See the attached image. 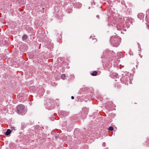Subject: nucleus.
<instances>
[{
	"label": "nucleus",
	"mask_w": 149,
	"mask_h": 149,
	"mask_svg": "<svg viewBox=\"0 0 149 149\" xmlns=\"http://www.w3.org/2000/svg\"><path fill=\"white\" fill-rule=\"evenodd\" d=\"M17 111L19 114L24 115L26 112V109L22 104L18 105L17 107Z\"/></svg>",
	"instance_id": "nucleus-1"
},
{
	"label": "nucleus",
	"mask_w": 149,
	"mask_h": 149,
	"mask_svg": "<svg viewBox=\"0 0 149 149\" xmlns=\"http://www.w3.org/2000/svg\"><path fill=\"white\" fill-rule=\"evenodd\" d=\"M119 38H111L110 41L115 47H116L119 44Z\"/></svg>",
	"instance_id": "nucleus-2"
},
{
	"label": "nucleus",
	"mask_w": 149,
	"mask_h": 149,
	"mask_svg": "<svg viewBox=\"0 0 149 149\" xmlns=\"http://www.w3.org/2000/svg\"><path fill=\"white\" fill-rule=\"evenodd\" d=\"M121 80L123 83H125L126 82L128 81V78L126 77H123L121 79Z\"/></svg>",
	"instance_id": "nucleus-3"
},
{
	"label": "nucleus",
	"mask_w": 149,
	"mask_h": 149,
	"mask_svg": "<svg viewBox=\"0 0 149 149\" xmlns=\"http://www.w3.org/2000/svg\"><path fill=\"white\" fill-rule=\"evenodd\" d=\"M116 28L118 30H121L123 28V27L122 26L119 25V24H117L116 26Z\"/></svg>",
	"instance_id": "nucleus-4"
},
{
	"label": "nucleus",
	"mask_w": 149,
	"mask_h": 149,
	"mask_svg": "<svg viewBox=\"0 0 149 149\" xmlns=\"http://www.w3.org/2000/svg\"><path fill=\"white\" fill-rule=\"evenodd\" d=\"M11 132V131L9 129H8L6 132L5 133V134L6 136H8L9 135L10 133Z\"/></svg>",
	"instance_id": "nucleus-5"
},
{
	"label": "nucleus",
	"mask_w": 149,
	"mask_h": 149,
	"mask_svg": "<svg viewBox=\"0 0 149 149\" xmlns=\"http://www.w3.org/2000/svg\"><path fill=\"white\" fill-rule=\"evenodd\" d=\"M97 73V72L96 71H94L93 72L91 73V74L92 76H95L96 75Z\"/></svg>",
	"instance_id": "nucleus-6"
},
{
	"label": "nucleus",
	"mask_w": 149,
	"mask_h": 149,
	"mask_svg": "<svg viewBox=\"0 0 149 149\" xmlns=\"http://www.w3.org/2000/svg\"><path fill=\"white\" fill-rule=\"evenodd\" d=\"M113 76L114 77L117 78L118 76V74L117 73H114L113 74Z\"/></svg>",
	"instance_id": "nucleus-7"
},
{
	"label": "nucleus",
	"mask_w": 149,
	"mask_h": 149,
	"mask_svg": "<svg viewBox=\"0 0 149 149\" xmlns=\"http://www.w3.org/2000/svg\"><path fill=\"white\" fill-rule=\"evenodd\" d=\"M65 74H62L61 76V78L63 79H65Z\"/></svg>",
	"instance_id": "nucleus-8"
},
{
	"label": "nucleus",
	"mask_w": 149,
	"mask_h": 149,
	"mask_svg": "<svg viewBox=\"0 0 149 149\" xmlns=\"http://www.w3.org/2000/svg\"><path fill=\"white\" fill-rule=\"evenodd\" d=\"M108 130L109 131H112L113 130V127H112L110 126Z\"/></svg>",
	"instance_id": "nucleus-9"
},
{
	"label": "nucleus",
	"mask_w": 149,
	"mask_h": 149,
	"mask_svg": "<svg viewBox=\"0 0 149 149\" xmlns=\"http://www.w3.org/2000/svg\"><path fill=\"white\" fill-rule=\"evenodd\" d=\"M15 128L13 127H11V131H13V130H14Z\"/></svg>",
	"instance_id": "nucleus-10"
},
{
	"label": "nucleus",
	"mask_w": 149,
	"mask_h": 149,
	"mask_svg": "<svg viewBox=\"0 0 149 149\" xmlns=\"http://www.w3.org/2000/svg\"><path fill=\"white\" fill-rule=\"evenodd\" d=\"M22 37H27V36L26 35H24L22 36Z\"/></svg>",
	"instance_id": "nucleus-11"
},
{
	"label": "nucleus",
	"mask_w": 149,
	"mask_h": 149,
	"mask_svg": "<svg viewBox=\"0 0 149 149\" xmlns=\"http://www.w3.org/2000/svg\"><path fill=\"white\" fill-rule=\"evenodd\" d=\"M71 98L72 99H73L74 98V97L73 96H72Z\"/></svg>",
	"instance_id": "nucleus-12"
},
{
	"label": "nucleus",
	"mask_w": 149,
	"mask_h": 149,
	"mask_svg": "<svg viewBox=\"0 0 149 149\" xmlns=\"http://www.w3.org/2000/svg\"><path fill=\"white\" fill-rule=\"evenodd\" d=\"M55 139H57V138H58L57 136H55Z\"/></svg>",
	"instance_id": "nucleus-13"
},
{
	"label": "nucleus",
	"mask_w": 149,
	"mask_h": 149,
	"mask_svg": "<svg viewBox=\"0 0 149 149\" xmlns=\"http://www.w3.org/2000/svg\"><path fill=\"white\" fill-rule=\"evenodd\" d=\"M27 38H22L23 40H25Z\"/></svg>",
	"instance_id": "nucleus-14"
},
{
	"label": "nucleus",
	"mask_w": 149,
	"mask_h": 149,
	"mask_svg": "<svg viewBox=\"0 0 149 149\" xmlns=\"http://www.w3.org/2000/svg\"><path fill=\"white\" fill-rule=\"evenodd\" d=\"M53 109V107H52V108H49L48 109L49 110H51L52 109Z\"/></svg>",
	"instance_id": "nucleus-15"
},
{
	"label": "nucleus",
	"mask_w": 149,
	"mask_h": 149,
	"mask_svg": "<svg viewBox=\"0 0 149 149\" xmlns=\"http://www.w3.org/2000/svg\"><path fill=\"white\" fill-rule=\"evenodd\" d=\"M140 14H139L138 15V18H139V17L140 16Z\"/></svg>",
	"instance_id": "nucleus-16"
},
{
	"label": "nucleus",
	"mask_w": 149,
	"mask_h": 149,
	"mask_svg": "<svg viewBox=\"0 0 149 149\" xmlns=\"http://www.w3.org/2000/svg\"><path fill=\"white\" fill-rule=\"evenodd\" d=\"M122 54V53L121 52H120V55H121Z\"/></svg>",
	"instance_id": "nucleus-17"
},
{
	"label": "nucleus",
	"mask_w": 149,
	"mask_h": 149,
	"mask_svg": "<svg viewBox=\"0 0 149 149\" xmlns=\"http://www.w3.org/2000/svg\"><path fill=\"white\" fill-rule=\"evenodd\" d=\"M148 28L149 29V25L148 26Z\"/></svg>",
	"instance_id": "nucleus-18"
},
{
	"label": "nucleus",
	"mask_w": 149,
	"mask_h": 149,
	"mask_svg": "<svg viewBox=\"0 0 149 149\" xmlns=\"http://www.w3.org/2000/svg\"><path fill=\"white\" fill-rule=\"evenodd\" d=\"M95 39H95H93V38H92V40H93V39ZM95 39V40H96V39Z\"/></svg>",
	"instance_id": "nucleus-19"
}]
</instances>
